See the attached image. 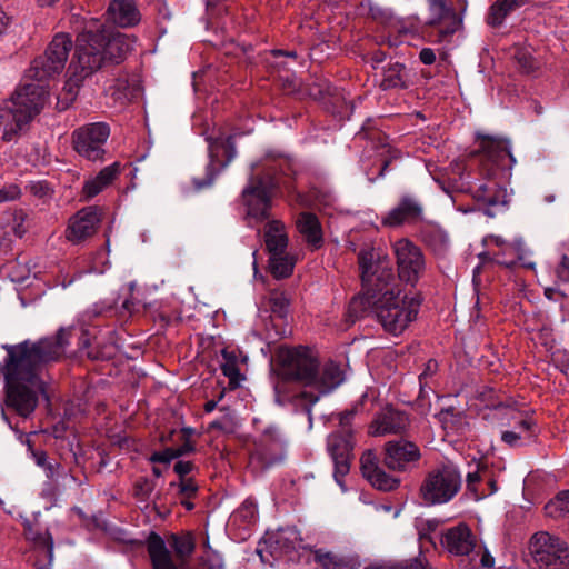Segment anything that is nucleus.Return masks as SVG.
Masks as SVG:
<instances>
[{"label":"nucleus","mask_w":569,"mask_h":569,"mask_svg":"<svg viewBox=\"0 0 569 569\" xmlns=\"http://www.w3.org/2000/svg\"><path fill=\"white\" fill-rule=\"evenodd\" d=\"M136 37L120 32L107 21L90 19L76 38V51L67 71V80L58 94L61 109L76 100L82 82L109 64H119L133 50Z\"/></svg>","instance_id":"1"},{"label":"nucleus","mask_w":569,"mask_h":569,"mask_svg":"<svg viewBox=\"0 0 569 569\" xmlns=\"http://www.w3.org/2000/svg\"><path fill=\"white\" fill-rule=\"evenodd\" d=\"M276 375L273 381L274 401L281 407L291 406L308 416L319 396L306 388L319 380V360L305 346L277 348L273 357Z\"/></svg>","instance_id":"2"},{"label":"nucleus","mask_w":569,"mask_h":569,"mask_svg":"<svg viewBox=\"0 0 569 569\" xmlns=\"http://www.w3.org/2000/svg\"><path fill=\"white\" fill-rule=\"evenodd\" d=\"M297 174V161L278 150H269L250 166L247 186L241 192L249 218L263 222L271 217L273 198L281 188L290 191Z\"/></svg>","instance_id":"3"},{"label":"nucleus","mask_w":569,"mask_h":569,"mask_svg":"<svg viewBox=\"0 0 569 569\" xmlns=\"http://www.w3.org/2000/svg\"><path fill=\"white\" fill-rule=\"evenodd\" d=\"M362 288L363 293L349 302L348 316L352 321L372 313L386 331L399 336L416 319L422 302L420 296H401L393 287L371 284Z\"/></svg>","instance_id":"4"},{"label":"nucleus","mask_w":569,"mask_h":569,"mask_svg":"<svg viewBox=\"0 0 569 569\" xmlns=\"http://www.w3.org/2000/svg\"><path fill=\"white\" fill-rule=\"evenodd\" d=\"M480 173L487 181L473 191L472 197L482 203L486 216L495 218L508 209L510 199L506 183L511 177L516 159L507 139L486 136L480 142Z\"/></svg>","instance_id":"5"},{"label":"nucleus","mask_w":569,"mask_h":569,"mask_svg":"<svg viewBox=\"0 0 569 569\" xmlns=\"http://www.w3.org/2000/svg\"><path fill=\"white\" fill-rule=\"evenodd\" d=\"M7 357L0 368L7 392V403L22 417H29L36 408V342L26 340L17 345H3Z\"/></svg>","instance_id":"6"},{"label":"nucleus","mask_w":569,"mask_h":569,"mask_svg":"<svg viewBox=\"0 0 569 569\" xmlns=\"http://www.w3.org/2000/svg\"><path fill=\"white\" fill-rule=\"evenodd\" d=\"M36 110V72L29 69L10 100L0 106V131L6 141L28 130Z\"/></svg>","instance_id":"7"},{"label":"nucleus","mask_w":569,"mask_h":569,"mask_svg":"<svg viewBox=\"0 0 569 569\" xmlns=\"http://www.w3.org/2000/svg\"><path fill=\"white\" fill-rule=\"evenodd\" d=\"M73 327L60 328L54 337L38 340V406L44 405L47 417L54 419L58 415L60 397L52 385L41 378L40 365L61 360L72 337Z\"/></svg>","instance_id":"8"},{"label":"nucleus","mask_w":569,"mask_h":569,"mask_svg":"<svg viewBox=\"0 0 569 569\" xmlns=\"http://www.w3.org/2000/svg\"><path fill=\"white\" fill-rule=\"evenodd\" d=\"M461 488V473L452 462L441 463L430 470L421 482L419 495L425 506L451 501Z\"/></svg>","instance_id":"9"},{"label":"nucleus","mask_w":569,"mask_h":569,"mask_svg":"<svg viewBox=\"0 0 569 569\" xmlns=\"http://www.w3.org/2000/svg\"><path fill=\"white\" fill-rule=\"evenodd\" d=\"M72 48L76 49V41L73 42L71 36L66 32L56 33L48 43L41 61H38V106L42 97L48 93L49 86L43 83L44 79H54L61 74Z\"/></svg>","instance_id":"10"},{"label":"nucleus","mask_w":569,"mask_h":569,"mask_svg":"<svg viewBox=\"0 0 569 569\" xmlns=\"http://www.w3.org/2000/svg\"><path fill=\"white\" fill-rule=\"evenodd\" d=\"M529 551L540 567L569 569V548L558 537L545 531L537 532L530 539Z\"/></svg>","instance_id":"11"},{"label":"nucleus","mask_w":569,"mask_h":569,"mask_svg":"<svg viewBox=\"0 0 569 569\" xmlns=\"http://www.w3.org/2000/svg\"><path fill=\"white\" fill-rule=\"evenodd\" d=\"M110 127L106 122L83 124L72 132L74 151L89 161H103Z\"/></svg>","instance_id":"12"},{"label":"nucleus","mask_w":569,"mask_h":569,"mask_svg":"<svg viewBox=\"0 0 569 569\" xmlns=\"http://www.w3.org/2000/svg\"><path fill=\"white\" fill-rule=\"evenodd\" d=\"M208 151H209V163L206 169V177L203 179H194L193 184L196 190H202L210 187L220 170L224 169L236 158L237 150L234 143V137L229 134L223 137L207 138Z\"/></svg>","instance_id":"13"},{"label":"nucleus","mask_w":569,"mask_h":569,"mask_svg":"<svg viewBox=\"0 0 569 569\" xmlns=\"http://www.w3.org/2000/svg\"><path fill=\"white\" fill-rule=\"evenodd\" d=\"M397 260L398 276L401 281L415 287L426 271V260L422 250L407 238L392 244Z\"/></svg>","instance_id":"14"},{"label":"nucleus","mask_w":569,"mask_h":569,"mask_svg":"<svg viewBox=\"0 0 569 569\" xmlns=\"http://www.w3.org/2000/svg\"><path fill=\"white\" fill-rule=\"evenodd\" d=\"M356 439L353 432L332 431L327 437V451L333 462V478L343 489V478L349 473L355 459Z\"/></svg>","instance_id":"15"},{"label":"nucleus","mask_w":569,"mask_h":569,"mask_svg":"<svg viewBox=\"0 0 569 569\" xmlns=\"http://www.w3.org/2000/svg\"><path fill=\"white\" fill-rule=\"evenodd\" d=\"M287 441L274 426L267 427L254 441L250 452L251 462H257L261 468H269L284 460Z\"/></svg>","instance_id":"16"},{"label":"nucleus","mask_w":569,"mask_h":569,"mask_svg":"<svg viewBox=\"0 0 569 569\" xmlns=\"http://www.w3.org/2000/svg\"><path fill=\"white\" fill-rule=\"evenodd\" d=\"M421 459L418 445L402 437L390 440L383 447V465L392 471L408 472L416 469Z\"/></svg>","instance_id":"17"},{"label":"nucleus","mask_w":569,"mask_h":569,"mask_svg":"<svg viewBox=\"0 0 569 569\" xmlns=\"http://www.w3.org/2000/svg\"><path fill=\"white\" fill-rule=\"evenodd\" d=\"M425 219V203L420 196L412 192L400 194L397 204L382 217L386 227L398 228L405 224L413 226Z\"/></svg>","instance_id":"18"},{"label":"nucleus","mask_w":569,"mask_h":569,"mask_svg":"<svg viewBox=\"0 0 569 569\" xmlns=\"http://www.w3.org/2000/svg\"><path fill=\"white\" fill-rule=\"evenodd\" d=\"M358 264L362 286L392 287L395 274L392 269L381 261H376L371 249H362L358 253Z\"/></svg>","instance_id":"19"},{"label":"nucleus","mask_w":569,"mask_h":569,"mask_svg":"<svg viewBox=\"0 0 569 569\" xmlns=\"http://www.w3.org/2000/svg\"><path fill=\"white\" fill-rule=\"evenodd\" d=\"M263 543L268 552L276 559L288 557L289 560H293L298 550L305 548L299 530L289 526L267 533Z\"/></svg>","instance_id":"20"},{"label":"nucleus","mask_w":569,"mask_h":569,"mask_svg":"<svg viewBox=\"0 0 569 569\" xmlns=\"http://www.w3.org/2000/svg\"><path fill=\"white\" fill-rule=\"evenodd\" d=\"M440 542L448 552L455 556H468L477 547V538L465 522L442 531Z\"/></svg>","instance_id":"21"},{"label":"nucleus","mask_w":569,"mask_h":569,"mask_svg":"<svg viewBox=\"0 0 569 569\" xmlns=\"http://www.w3.org/2000/svg\"><path fill=\"white\" fill-rule=\"evenodd\" d=\"M101 218L102 212L98 207L81 209L71 219L67 229V238L74 243H79L92 237L101 222Z\"/></svg>","instance_id":"22"},{"label":"nucleus","mask_w":569,"mask_h":569,"mask_svg":"<svg viewBox=\"0 0 569 569\" xmlns=\"http://www.w3.org/2000/svg\"><path fill=\"white\" fill-rule=\"evenodd\" d=\"M363 477L377 489L390 491L398 488L400 480L388 475L379 465V459L372 450H366L360 458Z\"/></svg>","instance_id":"23"},{"label":"nucleus","mask_w":569,"mask_h":569,"mask_svg":"<svg viewBox=\"0 0 569 569\" xmlns=\"http://www.w3.org/2000/svg\"><path fill=\"white\" fill-rule=\"evenodd\" d=\"M462 19L453 8H447V11H430V19L426 26L431 29L430 36H435L438 42L447 41L461 27Z\"/></svg>","instance_id":"24"},{"label":"nucleus","mask_w":569,"mask_h":569,"mask_svg":"<svg viewBox=\"0 0 569 569\" xmlns=\"http://www.w3.org/2000/svg\"><path fill=\"white\" fill-rule=\"evenodd\" d=\"M409 425V416L391 406H387L372 422L376 435L402 433Z\"/></svg>","instance_id":"25"},{"label":"nucleus","mask_w":569,"mask_h":569,"mask_svg":"<svg viewBox=\"0 0 569 569\" xmlns=\"http://www.w3.org/2000/svg\"><path fill=\"white\" fill-rule=\"evenodd\" d=\"M107 21L120 28H130L139 23L141 16L132 0H111L106 11Z\"/></svg>","instance_id":"26"},{"label":"nucleus","mask_w":569,"mask_h":569,"mask_svg":"<svg viewBox=\"0 0 569 569\" xmlns=\"http://www.w3.org/2000/svg\"><path fill=\"white\" fill-rule=\"evenodd\" d=\"M146 547L152 569H179L163 538L151 531L146 539Z\"/></svg>","instance_id":"27"},{"label":"nucleus","mask_w":569,"mask_h":569,"mask_svg":"<svg viewBox=\"0 0 569 569\" xmlns=\"http://www.w3.org/2000/svg\"><path fill=\"white\" fill-rule=\"evenodd\" d=\"M296 226L303 240L312 250H318L323 246V231L319 218L313 212H299L296 219Z\"/></svg>","instance_id":"28"},{"label":"nucleus","mask_w":569,"mask_h":569,"mask_svg":"<svg viewBox=\"0 0 569 569\" xmlns=\"http://www.w3.org/2000/svg\"><path fill=\"white\" fill-rule=\"evenodd\" d=\"M38 467L43 470L48 479L41 495L50 501L56 497L58 478L61 476V465L54 458H49L44 451L38 450Z\"/></svg>","instance_id":"29"},{"label":"nucleus","mask_w":569,"mask_h":569,"mask_svg":"<svg viewBox=\"0 0 569 569\" xmlns=\"http://www.w3.org/2000/svg\"><path fill=\"white\" fill-rule=\"evenodd\" d=\"M120 162H113L110 166L101 169L98 174L84 182L82 193L87 199L93 198L99 194L106 187L111 184L120 173Z\"/></svg>","instance_id":"30"},{"label":"nucleus","mask_w":569,"mask_h":569,"mask_svg":"<svg viewBox=\"0 0 569 569\" xmlns=\"http://www.w3.org/2000/svg\"><path fill=\"white\" fill-rule=\"evenodd\" d=\"M527 3L529 0H496L488 9L486 22L491 28L498 29L508 16Z\"/></svg>","instance_id":"31"},{"label":"nucleus","mask_w":569,"mask_h":569,"mask_svg":"<svg viewBox=\"0 0 569 569\" xmlns=\"http://www.w3.org/2000/svg\"><path fill=\"white\" fill-rule=\"evenodd\" d=\"M410 72L403 63L395 62L383 69V79L380 89L383 91L391 89L405 90L410 87Z\"/></svg>","instance_id":"32"},{"label":"nucleus","mask_w":569,"mask_h":569,"mask_svg":"<svg viewBox=\"0 0 569 569\" xmlns=\"http://www.w3.org/2000/svg\"><path fill=\"white\" fill-rule=\"evenodd\" d=\"M421 241L437 257H443L449 249L448 234L436 226H427L420 232Z\"/></svg>","instance_id":"33"},{"label":"nucleus","mask_w":569,"mask_h":569,"mask_svg":"<svg viewBox=\"0 0 569 569\" xmlns=\"http://www.w3.org/2000/svg\"><path fill=\"white\" fill-rule=\"evenodd\" d=\"M169 489H176V499L186 510L191 511L196 508L193 499L199 495L200 486L196 479H181L171 481Z\"/></svg>","instance_id":"34"},{"label":"nucleus","mask_w":569,"mask_h":569,"mask_svg":"<svg viewBox=\"0 0 569 569\" xmlns=\"http://www.w3.org/2000/svg\"><path fill=\"white\" fill-rule=\"evenodd\" d=\"M342 371L340 368L335 363H330L325 367L322 373L319 372V380L310 387L317 390L316 395L320 398L321 396L331 392L342 382Z\"/></svg>","instance_id":"35"},{"label":"nucleus","mask_w":569,"mask_h":569,"mask_svg":"<svg viewBox=\"0 0 569 569\" xmlns=\"http://www.w3.org/2000/svg\"><path fill=\"white\" fill-rule=\"evenodd\" d=\"M264 242L269 257L286 253L288 237L284 233L279 232L277 221L270 222L269 228L264 233Z\"/></svg>","instance_id":"36"},{"label":"nucleus","mask_w":569,"mask_h":569,"mask_svg":"<svg viewBox=\"0 0 569 569\" xmlns=\"http://www.w3.org/2000/svg\"><path fill=\"white\" fill-rule=\"evenodd\" d=\"M221 356L224 360L223 363H221L222 373L229 379V385L232 388L239 387L243 377L238 366V356L234 351H229L226 348L222 349Z\"/></svg>","instance_id":"37"},{"label":"nucleus","mask_w":569,"mask_h":569,"mask_svg":"<svg viewBox=\"0 0 569 569\" xmlns=\"http://www.w3.org/2000/svg\"><path fill=\"white\" fill-rule=\"evenodd\" d=\"M170 546L177 558L181 561L187 560L196 549L194 538L190 532L184 535H171Z\"/></svg>","instance_id":"38"},{"label":"nucleus","mask_w":569,"mask_h":569,"mask_svg":"<svg viewBox=\"0 0 569 569\" xmlns=\"http://www.w3.org/2000/svg\"><path fill=\"white\" fill-rule=\"evenodd\" d=\"M293 261L284 253L269 257V271L276 279L288 278L293 271Z\"/></svg>","instance_id":"39"},{"label":"nucleus","mask_w":569,"mask_h":569,"mask_svg":"<svg viewBox=\"0 0 569 569\" xmlns=\"http://www.w3.org/2000/svg\"><path fill=\"white\" fill-rule=\"evenodd\" d=\"M154 489V480L147 477H139L132 486V496L137 501L149 507V501Z\"/></svg>","instance_id":"40"},{"label":"nucleus","mask_w":569,"mask_h":569,"mask_svg":"<svg viewBox=\"0 0 569 569\" xmlns=\"http://www.w3.org/2000/svg\"><path fill=\"white\" fill-rule=\"evenodd\" d=\"M270 309L274 317L286 319L289 312L290 300L284 291L274 290L270 295Z\"/></svg>","instance_id":"41"},{"label":"nucleus","mask_w":569,"mask_h":569,"mask_svg":"<svg viewBox=\"0 0 569 569\" xmlns=\"http://www.w3.org/2000/svg\"><path fill=\"white\" fill-rule=\"evenodd\" d=\"M515 60L518 70L522 74L531 76L538 70V62L533 56L525 48H518L515 52Z\"/></svg>","instance_id":"42"},{"label":"nucleus","mask_w":569,"mask_h":569,"mask_svg":"<svg viewBox=\"0 0 569 569\" xmlns=\"http://www.w3.org/2000/svg\"><path fill=\"white\" fill-rule=\"evenodd\" d=\"M315 560L321 569H350L348 563L331 552H322L317 550L315 552Z\"/></svg>","instance_id":"43"},{"label":"nucleus","mask_w":569,"mask_h":569,"mask_svg":"<svg viewBox=\"0 0 569 569\" xmlns=\"http://www.w3.org/2000/svg\"><path fill=\"white\" fill-rule=\"evenodd\" d=\"M194 435V429L191 427H183L179 432V440L181 445L176 448L179 458L183 456H188L196 451V445L192 441V436Z\"/></svg>","instance_id":"44"},{"label":"nucleus","mask_w":569,"mask_h":569,"mask_svg":"<svg viewBox=\"0 0 569 569\" xmlns=\"http://www.w3.org/2000/svg\"><path fill=\"white\" fill-rule=\"evenodd\" d=\"M545 509L550 516H552L553 510L569 513V489L560 491L555 500H551L546 505Z\"/></svg>","instance_id":"45"},{"label":"nucleus","mask_w":569,"mask_h":569,"mask_svg":"<svg viewBox=\"0 0 569 569\" xmlns=\"http://www.w3.org/2000/svg\"><path fill=\"white\" fill-rule=\"evenodd\" d=\"M513 248L510 246L501 249L495 253V262L499 266H503L508 269H513L518 264L519 257L513 254Z\"/></svg>","instance_id":"46"},{"label":"nucleus","mask_w":569,"mask_h":569,"mask_svg":"<svg viewBox=\"0 0 569 569\" xmlns=\"http://www.w3.org/2000/svg\"><path fill=\"white\" fill-rule=\"evenodd\" d=\"M38 557L40 553H43L48 559V562L51 563L53 560V538L47 531L44 535L38 532Z\"/></svg>","instance_id":"47"},{"label":"nucleus","mask_w":569,"mask_h":569,"mask_svg":"<svg viewBox=\"0 0 569 569\" xmlns=\"http://www.w3.org/2000/svg\"><path fill=\"white\" fill-rule=\"evenodd\" d=\"M199 468L194 465V462L190 460H178L173 465V471L178 476V480L181 479H196L193 472H198Z\"/></svg>","instance_id":"48"},{"label":"nucleus","mask_w":569,"mask_h":569,"mask_svg":"<svg viewBox=\"0 0 569 569\" xmlns=\"http://www.w3.org/2000/svg\"><path fill=\"white\" fill-rule=\"evenodd\" d=\"M38 211H42L43 208L40 206H48L49 210L51 209V198L53 190L50 188V184L47 181H38Z\"/></svg>","instance_id":"49"},{"label":"nucleus","mask_w":569,"mask_h":569,"mask_svg":"<svg viewBox=\"0 0 569 569\" xmlns=\"http://www.w3.org/2000/svg\"><path fill=\"white\" fill-rule=\"evenodd\" d=\"M178 452L176 448L168 447L162 451H154L150 457L149 461L152 463H164L169 465L173 459H178Z\"/></svg>","instance_id":"50"},{"label":"nucleus","mask_w":569,"mask_h":569,"mask_svg":"<svg viewBox=\"0 0 569 569\" xmlns=\"http://www.w3.org/2000/svg\"><path fill=\"white\" fill-rule=\"evenodd\" d=\"M357 409L352 408L350 410H345L337 415L339 421V429L337 431H348L353 432L352 430V420L356 416Z\"/></svg>","instance_id":"51"},{"label":"nucleus","mask_w":569,"mask_h":569,"mask_svg":"<svg viewBox=\"0 0 569 569\" xmlns=\"http://www.w3.org/2000/svg\"><path fill=\"white\" fill-rule=\"evenodd\" d=\"M557 283L567 284L569 283V257L563 254L560 262L556 268Z\"/></svg>","instance_id":"52"},{"label":"nucleus","mask_w":569,"mask_h":569,"mask_svg":"<svg viewBox=\"0 0 569 569\" xmlns=\"http://www.w3.org/2000/svg\"><path fill=\"white\" fill-rule=\"evenodd\" d=\"M21 191L17 184H8L0 189V203L12 201L20 197Z\"/></svg>","instance_id":"53"},{"label":"nucleus","mask_w":569,"mask_h":569,"mask_svg":"<svg viewBox=\"0 0 569 569\" xmlns=\"http://www.w3.org/2000/svg\"><path fill=\"white\" fill-rule=\"evenodd\" d=\"M501 440L511 448H518L522 446V437L516 431L506 430L501 433Z\"/></svg>","instance_id":"54"},{"label":"nucleus","mask_w":569,"mask_h":569,"mask_svg":"<svg viewBox=\"0 0 569 569\" xmlns=\"http://www.w3.org/2000/svg\"><path fill=\"white\" fill-rule=\"evenodd\" d=\"M69 417L70 415L68 412V409L66 408L63 418L52 426V435L54 436V438H62L66 431L69 429Z\"/></svg>","instance_id":"55"},{"label":"nucleus","mask_w":569,"mask_h":569,"mask_svg":"<svg viewBox=\"0 0 569 569\" xmlns=\"http://www.w3.org/2000/svg\"><path fill=\"white\" fill-rule=\"evenodd\" d=\"M517 427L521 431L528 432V439L529 440H531L533 437H536V431H535L536 422H535V420H532L530 418L522 419L521 421L518 422Z\"/></svg>","instance_id":"56"},{"label":"nucleus","mask_w":569,"mask_h":569,"mask_svg":"<svg viewBox=\"0 0 569 569\" xmlns=\"http://www.w3.org/2000/svg\"><path fill=\"white\" fill-rule=\"evenodd\" d=\"M419 60L427 66L433 64L436 62V53L431 48H423L419 52Z\"/></svg>","instance_id":"57"},{"label":"nucleus","mask_w":569,"mask_h":569,"mask_svg":"<svg viewBox=\"0 0 569 569\" xmlns=\"http://www.w3.org/2000/svg\"><path fill=\"white\" fill-rule=\"evenodd\" d=\"M91 339H93L94 341H97V336L94 333H92L89 329H83L81 331V336L79 337V346L80 348L84 349V348H90L92 342H91Z\"/></svg>","instance_id":"58"},{"label":"nucleus","mask_w":569,"mask_h":569,"mask_svg":"<svg viewBox=\"0 0 569 569\" xmlns=\"http://www.w3.org/2000/svg\"><path fill=\"white\" fill-rule=\"evenodd\" d=\"M387 58V53L382 50L372 52L370 61L373 69H377Z\"/></svg>","instance_id":"59"},{"label":"nucleus","mask_w":569,"mask_h":569,"mask_svg":"<svg viewBox=\"0 0 569 569\" xmlns=\"http://www.w3.org/2000/svg\"><path fill=\"white\" fill-rule=\"evenodd\" d=\"M437 369H438V362L433 359H430L427 362L423 372L419 376V380L421 381L423 378H426L428 376H432L437 371Z\"/></svg>","instance_id":"60"},{"label":"nucleus","mask_w":569,"mask_h":569,"mask_svg":"<svg viewBox=\"0 0 569 569\" xmlns=\"http://www.w3.org/2000/svg\"><path fill=\"white\" fill-rule=\"evenodd\" d=\"M430 11H447V0H428Z\"/></svg>","instance_id":"61"},{"label":"nucleus","mask_w":569,"mask_h":569,"mask_svg":"<svg viewBox=\"0 0 569 569\" xmlns=\"http://www.w3.org/2000/svg\"><path fill=\"white\" fill-rule=\"evenodd\" d=\"M480 563L483 568H492L495 566V558L486 548L481 555Z\"/></svg>","instance_id":"62"},{"label":"nucleus","mask_w":569,"mask_h":569,"mask_svg":"<svg viewBox=\"0 0 569 569\" xmlns=\"http://www.w3.org/2000/svg\"><path fill=\"white\" fill-rule=\"evenodd\" d=\"M167 493L157 492L152 500V508L159 512L161 507L166 506Z\"/></svg>","instance_id":"63"},{"label":"nucleus","mask_w":569,"mask_h":569,"mask_svg":"<svg viewBox=\"0 0 569 569\" xmlns=\"http://www.w3.org/2000/svg\"><path fill=\"white\" fill-rule=\"evenodd\" d=\"M113 309H114V308H113V306H112V305H109V306H107V307H99V306H94V307L92 308L91 312H92V316H93L94 318H98V317H100V316H107V315H109V313H112Z\"/></svg>","instance_id":"64"}]
</instances>
